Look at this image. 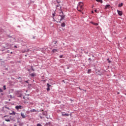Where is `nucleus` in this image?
I'll return each mask as SVG.
<instances>
[{"label":"nucleus","mask_w":126,"mask_h":126,"mask_svg":"<svg viewBox=\"0 0 126 126\" xmlns=\"http://www.w3.org/2000/svg\"><path fill=\"white\" fill-rule=\"evenodd\" d=\"M125 95H126V94H125Z\"/></svg>","instance_id":"4d7b16f0"},{"label":"nucleus","mask_w":126,"mask_h":126,"mask_svg":"<svg viewBox=\"0 0 126 126\" xmlns=\"http://www.w3.org/2000/svg\"><path fill=\"white\" fill-rule=\"evenodd\" d=\"M42 115L43 116H47V112L46 111H44V112H42Z\"/></svg>","instance_id":"2eb2a0df"},{"label":"nucleus","mask_w":126,"mask_h":126,"mask_svg":"<svg viewBox=\"0 0 126 126\" xmlns=\"http://www.w3.org/2000/svg\"><path fill=\"white\" fill-rule=\"evenodd\" d=\"M23 99H25V96H24L23 97Z\"/></svg>","instance_id":"c03bdc74"},{"label":"nucleus","mask_w":126,"mask_h":126,"mask_svg":"<svg viewBox=\"0 0 126 126\" xmlns=\"http://www.w3.org/2000/svg\"><path fill=\"white\" fill-rule=\"evenodd\" d=\"M77 9L78 11H80V12H81V11L83 10V3H82V2H79Z\"/></svg>","instance_id":"f03ea898"},{"label":"nucleus","mask_w":126,"mask_h":126,"mask_svg":"<svg viewBox=\"0 0 126 126\" xmlns=\"http://www.w3.org/2000/svg\"><path fill=\"white\" fill-rule=\"evenodd\" d=\"M117 12H118L119 15H120V16H122V15H123V12H122V11L117 10Z\"/></svg>","instance_id":"0eeeda50"},{"label":"nucleus","mask_w":126,"mask_h":126,"mask_svg":"<svg viewBox=\"0 0 126 126\" xmlns=\"http://www.w3.org/2000/svg\"><path fill=\"white\" fill-rule=\"evenodd\" d=\"M37 112V110H36L34 109H33L31 110V113H33V112Z\"/></svg>","instance_id":"dca6fc26"},{"label":"nucleus","mask_w":126,"mask_h":126,"mask_svg":"<svg viewBox=\"0 0 126 126\" xmlns=\"http://www.w3.org/2000/svg\"><path fill=\"white\" fill-rule=\"evenodd\" d=\"M79 89L80 90H83L81 89L80 88H79Z\"/></svg>","instance_id":"79ce46f5"},{"label":"nucleus","mask_w":126,"mask_h":126,"mask_svg":"<svg viewBox=\"0 0 126 126\" xmlns=\"http://www.w3.org/2000/svg\"><path fill=\"white\" fill-rule=\"evenodd\" d=\"M67 69H68V68H69V67H67Z\"/></svg>","instance_id":"8fccbe9b"},{"label":"nucleus","mask_w":126,"mask_h":126,"mask_svg":"<svg viewBox=\"0 0 126 126\" xmlns=\"http://www.w3.org/2000/svg\"><path fill=\"white\" fill-rule=\"evenodd\" d=\"M57 23H59V22L57 21Z\"/></svg>","instance_id":"864d4df0"},{"label":"nucleus","mask_w":126,"mask_h":126,"mask_svg":"<svg viewBox=\"0 0 126 126\" xmlns=\"http://www.w3.org/2000/svg\"><path fill=\"white\" fill-rule=\"evenodd\" d=\"M2 91H2V89H1L0 88V92H2Z\"/></svg>","instance_id":"f704fd0d"},{"label":"nucleus","mask_w":126,"mask_h":126,"mask_svg":"<svg viewBox=\"0 0 126 126\" xmlns=\"http://www.w3.org/2000/svg\"><path fill=\"white\" fill-rule=\"evenodd\" d=\"M108 63H111V61L110 60L108 61Z\"/></svg>","instance_id":"e433bc0d"},{"label":"nucleus","mask_w":126,"mask_h":126,"mask_svg":"<svg viewBox=\"0 0 126 126\" xmlns=\"http://www.w3.org/2000/svg\"><path fill=\"white\" fill-rule=\"evenodd\" d=\"M110 7H111V5H110V4H106L105 6V9H107V8H110Z\"/></svg>","instance_id":"1a4fd4ad"},{"label":"nucleus","mask_w":126,"mask_h":126,"mask_svg":"<svg viewBox=\"0 0 126 126\" xmlns=\"http://www.w3.org/2000/svg\"><path fill=\"white\" fill-rule=\"evenodd\" d=\"M20 78H21V77H18V78H17V79H20Z\"/></svg>","instance_id":"c9c22d12"},{"label":"nucleus","mask_w":126,"mask_h":126,"mask_svg":"<svg viewBox=\"0 0 126 126\" xmlns=\"http://www.w3.org/2000/svg\"><path fill=\"white\" fill-rule=\"evenodd\" d=\"M11 54H12V52H11Z\"/></svg>","instance_id":"5fc2aeb1"},{"label":"nucleus","mask_w":126,"mask_h":126,"mask_svg":"<svg viewBox=\"0 0 126 126\" xmlns=\"http://www.w3.org/2000/svg\"><path fill=\"white\" fill-rule=\"evenodd\" d=\"M10 120H11L12 121H15V120L14 119H15V117H14L10 116Z\"/></svg>","instance_id":"ddd939ff"},{"label":"nucleus","mask_w":126,"mask_h":126,"mask_svg":"<svg viewBox=\"0 0 126 126\" xmlns=\"http://www.w3.org/2000/svg\"><path fill=\"white\" fill-rule=\"evenodd\" d=\"M47 91H50V88H47L46 89Z\"/></svg>","instance_id":"cd10ccee"},{"label":"nucleus","mask_w":126,"mask_h":126,"mask_svg":"<svg viewBox=\"0 0 126 126\" xmlns=\"http://www.w3.org/2000/svg\"><path fill=\"white\" fill-rule=\"evenodd\" d=\"M28 100H29V98H27Z\"/></svg>","instance_id":"603ef678"},{"label":"nucleus","mask_w":126,"mask_h":126,"mask_svg":"<svg viewBox=\"0 0 126 126\" xmlns=\"http://www.w3.org/2000/svg\"><path fill=\"white\" fill-rule=\"evenodd\" d=\"M14 48H17V46L16 45H15Z\"/></svg>","instance_id":"ea45409f"},{"label":"nucleus","mask_w":126,"mask_h":126,"mask_svg":"<svg viewBox=\"0 0 126 126\" xmlns=\"http://www.w3.org/2000/svg\"><path fill=\"white\" fill-rule=\"evenodd\" d=\"M107 61H110V60H109V59H107Z\"/></svg>","instance_id":"3c124183"},{"label":"nucleus","mask_w":126,"mask_h":126,"mask_svg":"<svg viewBox=\"0 0 126 126\" xmlns=\"http://www.w3.org/2000/svg\"><path fill=\"white\" fill-rule=\"evenodd\" d=\"M96 1H97L98 2H101V3H102L103 2V0H95Z\"/></svg>","instance_id":"6ab92c4d"},{"label":"nucleus","mask_w":126,"mask_h":126,"mask_svg":"<svg viewBox=\"0 0 126 126\" xmlns=\"http://www.w3.org/2000/svg\"><path fill=\"white\" fill-rule=\"evenodd\" d=\"M32 71H34V69L32 67Z\"/></svg>","instance_id":"2f4dec72"},{"label":"nucleus","mask_w":126,"mask_h":126,"mask_svg":"<svg viewBox=\"0 0 126 126\" xmlns=\"http://www.w3.org/2000/svg\"><path fill=\"white\" fill-rule=\"evenodd\" d=\"M21 116L23 118V119H25V118H26V116H25L24 113H23L22 112L21 113Z\"/></svg>","instance_id":"6e6552de"},{"label":"nucleus","mask_w":126,"mask_h":126,"mask_svg":"<svg viewBox=\"0 0 126 126\" xmlns=\"http://www.w3.org/2000/svg\"><path fill=\"white\" fill-rule=\"evenodd\" d=\"M26 83H29V80L26 81Z\"/></svg>","instance_id":"473e14b6"},{"label":"nucleus","mask_w":126,"mask_h":126,"mask_svg":"<svg viewBox=\"0 0 126 126\" xmlns=\"http://www.w3.org/2000/svg\"><path fill=\"white\" fill-rule=\"evenodd\" d=\"M15 109H16V110H19V109H22V106L21 105H17L15 107Z\"/></svg>","instance_id":"39448f33"},{"label":"nucleus","mask_w":126,"mask_h":126,"mask_svg":"<svg viewBox=\"0 0 126 126\" xmlns=\"http://www.w3.org/2000/svg\"><path fill=\"white\" fill-rule=\"evenodd\" d=\"M52 15H53V17H55V16H56L55 14V12L52 14ZM54 17H53V19H54Z\"/></svg>","instance_id":"bb28decb"},{"label":"nucleus","mask_w":126,"mask_h":126,"mask_svg":"<svg viewBox=\"0 0 126 126\" xmlns=\"http://www.w3.org/2000/svg\"><path fill=\"white\" fill-rule=\"evenodd\" d=\"M3 90H5V89H6V86L5 85H4L3 86Z\"/></svg>","instance_id":"b1692460"},{"label":"nucleus","mask_w":126,"mask_h":126,"mask_svg":"<svg viewBox=\"0 0 126 126\" xmlns=\"http://www.w3.org/2000/svg\"><path fill=\"white\" fill-rule=\"evenodd\" d=\"M63 57V55H60L59 56V58H60V59H62Z\"/></svg>","instance_id":"a878e982"},{"label":"nucleus","mask_w":126,"mask_h":126,"mask_svg":"<svg viewBox=\"0 0 126 126\" xmlns=\"http://www.w3.org/2000/svg\"><path fill=\"white\" fill-rule=\"evenodd\" d=\"M9 114L13 115V116H15V115L16 114V113L15 111H13L12 113H10Z\"/></svg>","instance_id":"9d476101"},{"label":"nucleus","mask_w":126,"mask_h":126,"mask_svg":"<svg viewBox=\"0 0 126 126\" xmlns=\"http://www.w3.org/2000/svg\"><path fill=\"white\" fill-rule=\"evenodd\" d=\"M89 61H90V60H91V58H89Z\"/></svg>","instance_id":"37998d69"},{"label":"nucleus","mask_w":126,"mask_h":126,"mask_svg":"<svg viewBox=\"0 0 126 126\" xmlns=\"http://www.w3.org/2000/svg\"><path fill=\"white\" fill-rule=\"evenodd\" d=\"M30 76H32V77H34L36 76V74L35 73H33L30 74Z\"/></svg>","instance_id":"f8f14e48"},{"label":"nucleus","mask_w":126,"mask_h":126,"mask_svg":"<svg viewBox=\"0 0 126 126\" xmlns=\"http://www.w3.org/2000/svg\"><path fill=\"white\" fill-rule=\"evenodd\" d=\"M90 23H91V24H93V25H94V22H91Z\"/></svg>","instance_id":"72a5a7b5"},{"label":"nucleus","mask_w":126,"mask_h":126,"mask_svg":"<svg viewBox=\"0 0 126 126\" xmlns=\"http://www.w3.org/2000/svg\"><path fill=\"white\" fill-rule=\"evenodd\" d=\"M6 117H8V116H7V115H5V116H4V118H5Z\"/></svg>","instance_id":"4c0bfd02"},{"label":"nucleus","mask_w":126,"mask_h":126,"mask_svg":"<svg viewBox=\"0 0 126 126\" xmlns=\"http://www.w3.org/2000/svg\"><path fill=\"white\" fill-rule=\"evenodd\" d=\"M50 125H51V123L49 122L48 123H47L46 124V126H50Z\"/></svg>","instance_id":"393cba45"},{"label":"nucleus","mask_w":126,"mask_h":126,"mask_svg":"<svg viewBox=\"0 0 126 126\" xmlns=\"http://www.w3.org/2000/svg\"><path fill=\"white\" fill-rule=\"evenodd\" d=\"M94 11H92V13H94Z\"/></svg>","instance_id":"49530a36"},{"label":"nucleus","mask_w":126,"mask_h":126,"mask_svg":"<svg viewBox=\"0 0 126 126\" xmlns=\"http://www.w3.org/2000/svg\"><path fill=\"white\" fill-rule=\"evenodd\" d=\"M62 116H63V117H64L65 116H66V117H68L69 116V114L66 113H62Z\"/></svg>","instance_id":"9b49d317"},{"label":"nucleus","mask_w":126,"mask_h":126,"mask_svg":"<svg viewBox=\"0 0 126 126\" xmlns=\"http://www.w3.org/2000/svg\"><path fill=\"white\" fill-rule=\"evenodd\" d=\"M3 48L4 49H8L10 48V45H9V44H6L5 46H3Z\"/></svg>","instance_id":"20e7f679"},{"label":"nucleus","mask_w":126,"mask_h":126,"mask_svg":"<svg viewBox=\"0 0 126 126\" xmlns=\"http://www.w3.org/2000/svg\"><path fill=\"white\" fill-rule=\"evenodd\" d=\"M52 52H53V53H56V52H58V50L57 49H53Z\"/></svg>","instance_id":"f3484780"},{"label":"nucleus","mask_w":126,"mask_h":126,"mask_svg":"<svg viewBox=\"0 0 126 126\" xmlns=\"http://www.w3.org/2000/svg\"><path fill=\"white\" fill-rule=\"evenodd\" d=\"M94 25H95V26H98V23H94Z\"/></svg>","instance_id":"4be33fe9"},{"label":"nucleus","mask_w":126,"mask_h":126,"mask_svg":"<svg viewBox=\"0 0 126 126\" xmlns=\"http://www.w3.org/2000/svg\"><path fill=\"white\" fill-rule=\"evenodd\" d=\"M17 97L22 98V96H23L22 93H21V92L20 91L18 92L17 93Z\"/></svg>","instance_id":"7ed1b4c3"},{"label":"nucleus","mask_w":126,"mask_h":126,"mask_svg":"<svg viewBox=\"0 0 126 126\" xmlns=\"http://www.w3.org/2000/svg\"><path fill=\"white\" fill-rule=\"evenodd\" d=\"M125 40H126V36L125 37Z\"/></svg>","instance_id":"09e8293b"},{"label":"nucleus","mask_w":126,"mask_h":126,"mask_svg":"<svg viewBox=\"0 0 126 126\" xmlns=\"http://www.w3.org/2000/svg\"><path fill=\"white\" fill-rule=\"evenodd\" d=\"M94 11H95V12H97V10H94Z\"/></svg>","instance_id":"a18cd8bd"},{"label":"nucleus","mask_w":126,"mask_h":126,"mask_svg":"<svg viewBox=\"0 0 126 126\" xmlns=\"http://www.w3.org/2000/svg\"><path fill=\"white\" fill-rule=\"evenodd\" d=\"M65 18V15L63 14V11H60L59 13V15L58 16V19L59 21V23H62V21Z\"/></svg>","instance_id":"f257e3e1"},{"label":"nucleus","mask_w":126,"mask_h":126,"mask_svg":"<svg viewBox=\"0 0 126 126\" xmlns=\"http://www.w3.org/2000/svg\"><path fill=\"white\" fill-rule=\"evenodd\" d=\"M4 120H5V122H10V119H9L5 118Z\"/></svg>","instance_id":"a211bd4d"},{"label":"nucleus","mask_w":126,"mask_h":126,"mask_svg":"<svg viewBox=\"0 0 126 126\" xmlns=\"http://www.w3.org/2000/svg\"><path fill=\"white\" fill-rule=\"evenodd\" d=\"M119 6H123V3H121L120 4H119Z\"/></svg>","instance_id":"c756f323"},{"label":"nucleus","mask_w":126,"mask_h":126,"mask_svg":"<svg viewBox=\"0 0 126 126\" xmlns=\"http://www.w3.org/2000/svg\"><path fill=\"white\" fill-rule=\"evenodd\" d=\"M40 119H43V117H42V116H40Z\"/></svg>","instance_id":"a19ab883"},{"label":"nucleus","mask_w":126,"mask_h":126,"mask_svg":"<svg viewBox=\"0 0 126 126\" xmlns=\"http://www.w3.org/2000/svg\"><path fill=\"white\" fill-rule=\"evenodd\" d=\"M88 74L91 73V69H88Z\"/></svg>","instance_id":"412c9836"},{"label":"nucleus","mask_w":126,"mask_h":126,"mask_svg":"<svg viewBox=\"0 0 126 126\" xmlns=\"http://www.w3.org/2000/svg\"><path fill=\"white\" fill-rule=\"evenodd\" d=\"M47 86L48 88H50V87H52V85L49 84V83L47 84Z\"/></svg>","instance_id":"aec40b11"},{"label":"nucleus","mask_w":126,"mask_h":126,"mask_svg":"<svg viewBox=\"0 0 126 126\" xmlns=\"http://www.w3.org/2000/svg\"><path fill=\"white\" fill-rule=\"evenodd\" d=\"M28 96H29V94H27Z\"/></svg>","instance_id":"6e6d98bb"},{"label":"nucleus","mask_w":126,"mask_h":126,"mask_svg":"<svg viewBox=\"0 0 126 126\" xmlns=\"http://www.w3.org/2000/svg\"><path fill=\"white\" fill-rule=\"evenodd\" d=\"M14 126H17V125H16V124H15L14 125Z\"/></svg>","instance_id":"58836bf2"},{"label":"nucleus","mask_w":126,"mask_h":126,"mask_svg":"<svg viewBox=\"0 0 126 126\" xmlns=\"http://www.w3.org/2000/svg\"><path fill=\"white\" fill-rule=\"evenodd\" d=\"M6 126V125L5 124H4V123L3 124V125L2 126Z\"/></svg>","instance_id":"7c9ffc66"},{"label":"nucleus","mask_w":126,"mask_h":126,"mask_svg":"<svg viewBox=\"0 0 126 126\" xmlns=\"http://www.w3.org/2000/svg\"><path fill=\"white\" fill-rule=\"evenodd\" d=\"M2 109L4 110V109H7V110H6V111H9V110H10V108H9L8 107H7V106H6V105H5L3 107H2Z\"/></svg>","instance_id":"423d86ee"},{"label":"nucleus","mask_w":126,"mask_h":126,"mask_svg":"<svg viewBox=\"0 0 126 126\" xmlns=\"http://www.w3.org/2000/svg\"><path fill=\"white\" fill-rule=\"evenodd\" d=\"M33 39H35V36H33Z\"/></svg>","instance_id":"de8ad7c7"},{"label":"nucleus","mask_w":126,"mask_h":126,"mask_svg":"<svg viewBox=\"0 0 126 126\" xmlns=\"http://www.w3.org/2000/svg\"><path fill=\"white\" fill-rule=\"evenodd\" d=\"M61 27H65V23H62L61 24Z\"/></svg>","instance_id":"4468645a"},{"label":"nucleus","mask_w":126,"mask_h":126,"mask_svg":"<svg viewBox=\"0 0 126 126\" xmlns=\"http://www.w3.org/2000/svg\"><path fill=\"white\" fill-rule=\"evenodd\" d=\"M36 126H42V125H41L40 124H37Z\"/></svg>","instance_id":"c85d7f7f"},{"label":"nucleus","mask_w":126,"mask_h":126,"mask_svg":"<svg viewBox=\"0 0 126 126\" xmlns=\"http://www.w3.org/2000/svg\"><path fill=\"white\" fill-rule=\"evenodd\" d=\"M53 43H54V45H56V44H57V43H58V41H53Z\"/></svg>","instance_id":"5701e85b"}]
</instances>
